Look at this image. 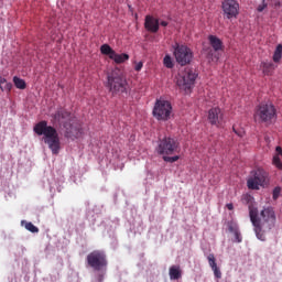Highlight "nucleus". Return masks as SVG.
Masks as SVG:
<instances>
[{
	"instance_id": "obj_15",
	"label": "nucleus",
	"mask_w": 282,
	"mask_h": 282,
	"mask_svg": "<svg viewBox=\"0 0 282 282\" xmlns=\"http://www.w3.org/2000/svg\"><path fill=\"white\" fill-rule=\"evenodd\" d=\"M228 230L234 235L236 243H241V241H243L241 232L239 231V225L236 223H228Z\"/></svg>"
},
{
	"instance_id": "obj_34",
	"label": "nucleus",
	"mask_w": 282,
	"mask_h": 282,
	"mask_svg": "<svg viewBox=\"0 0 282 282\" xmlns=\"http://www.w3.org/2000/svg\"><path fill=\"white\" fill-rule=\"evenodd\" d=\"M226 207L228 208V210H234L235 205H232V203H229L226 205Z\"/></svg>"
},
{
	"instance_id": "obj_8",
	"label": "nucleus",
	"mask_w": 282,
	"mask_h": 282,
	"mask_svg": "<svg viewBox=\"0 0 282 282\" xmlns=\"http://www.w3.org/2000/svg\"><path fill=\"white\" fill-rule=\"evenodd\" d=\"M173 47L176 63L182 66L189 65L193 61V51L188 46L180 43H176Z\"/></svg>"
},
{
	"instance_id": "obj_11",
	"label": "nucleus",
	"mask_w": 282,
	"mask_h": 282,
	"mask_svg": "<svg viewBox=\"0 0 282 282\" xmlns=\"http://www.w3.org/2000/svg\"><path fill=\"white\" fill-rule=\"evenodd\" d=\"M221 10L224 19H237L239 17V2L237 0H224Z\"/></svg>"
},
{
	"instance_id": "obj_28",
	"label": "nucleus",
	"mask_w": 282,
	"mask_h": 282,
	"mask_svg": "<svg viewBox=\"0 0 282 282\" xmlns=\"http://www.w3.org/2000/svg\"><path fill=\"white\" fill-rule=\"evenodd\" d=\"M280 195H281V187H275L273 189V199L274 200L279 199Z\"/></svg>"
},
{
	"instance_id": "obj_6",
	"label": "nucleus",
	"mask_w": 282,
	"mask_h": 282,
	"mask_svg": "<svg viewBox=\"0 0 282 282\" xmlns=\"http://www.w3.org/2000/svg\"><path fill=\"white\" fill-rule=\"evenodd\" d=\"M86 261L89 268L100 272V270H107V254L102 250H94L86 257Z\"/></svg>"
},
{
	"instance_id": "obj_36",
	"label": "nucleus",
	"mask_w": 282,
	"mask_h": 282,
	"mask_svg": "<svg viewBox=\"0 0 282 282\" xmlns=\"http://www.w3.org/2000/svg\"><path fill=\"white\" fill-rule=\"evenodd\" d=\"M274 6H275V8H279V7H281V3L278 1L274 3Z\"/></svg>"
},
{
	"instance_id": "obj_22",
	"label": "nucleus",
	"mask_w": 282,
	"mask_h": 282,
	"mask_svg": "<svg viewBox=\"0 0 282 282\" xmlns=\"http://www.w3.org/2000/svg\"><path fill=\"white\" fill-rule=\"evenodd\" d=\"M282 58V44H279L273 54V62L279 63Z\"/></svg>"
},
{
	"instance_id": "obj_12",
	"label": "nucleus",
	"mask_w": 282,
	"mask_h": 282,
	"mask_svg": "<svg viewBox=\"0 0 282 282\" xmlns=\"http://www.w3.org/2000/svg\"><path fill=\"white\" fill-rule=\"evenodd\" d=\"M208 41L213 50L210 48L207 53V58L217 62L219 61V54H217V52H221L224 50V42L221 41V39L217 37V35H209Z\"/></svg>"
},
{
	"instance_id": "obj_26",
	"label": "nucleus",
	"mask_w": 282,
	"mask_h": 282,
	"mask_svg": "<svg viewBox=\"0 0 282 282\" xmlns=\"http://www.w3.org/2000/svg\"><path fill=\"white\" fill-rule=\"evenodd\" d=\"M24 228H26L29 232H39V227L34 226L32 223H25Z\"/></svg>"
},
{
	"instance_id": "obj_13",
	"label": "nucleus",
	"mask_w": 282,
	"mask_h": 282,
	"mask_svg": "<svg viewBox=\"0 0 282 282\" xmlns=\"http://www.w3.org/2000/svg\"><path fill=\"white\" fill-rule=\"evenodd\" d=\"M207 120L214 127H221L224 124V112L219 107L212 108L208 111Z\"/></svg>"
},
{
	"instance_id": "obj_32",
	"label": "nucleus",
	"mask_w": 282,
	"mask_h": 282,
	"mask_svg": "<svg viewBox=\"0 0 282 282\" xmlns=\"http://www.w3.org/2000/svg\"><path fill=\"white\" fill-rule=\"evenodd\" d=\"M8 82L4 77H0V89L4 86V84Z\"/></svg>"
},
{
	"instance_id": "obj_27",
	"label": "nucleus",
	"mask_w": 282,
	"mask_h": 282,
	"mask_svg": "<svg viewBox=\"0 0 282 282\" xmlns=\"http://www.w3.org/2000/svg\"><path fill=\"white\" fill-rule=\"evenodd\" d=\"M2 91H11L12 90V83H6L1 88Z\"/></svg>"
},
{
	"instance_id": "obj_16",
	"label": "nucleus",
	"mask_w": 282,
	"mask_h": 282,
	"mask_svg": "<svg viewBox=\"0 0 282 282\" xmlns=\"http://www.w3.org/2000/svg\"><path fill=\"white\" fill-rule=\"evenodd\" d=\"M64 129H66V135L68 138H78L80 134V128H76L69 122L64 123Z\"/></svg>"
},
{
	"instance_id": "obj_20",
	"label": "nucleus",
	"mask_w": 282,
	"mask_h": 282,
	"mask_svg": "<svg viewBox=\"0 0 282 282\" xmlns=\"http://www.w3.org/2000/svg\"><path fill=\"white\" fill-rule=\"evenodd\" d=\"M262 72L265 76H272V72H274L275 67L272 62H263L261 64Z\"/></svg>"
},
{
	"instance_id": "obj_19",
	"label": "nucleus",
	"mask_w": 282,
	"mask_h": 282,
	"mask_svg": "<svg viewBox=\"0 0 282 282\" xmlns=\"http://www.w3.org/2000/svg\"><path fill=\"white\" fill-rule=\"evenodd\" d=\"M170 279L171 281H177V279H182V271L180 270V267L172 265L170 268Z\"/></svg>"
},
{
	"instance_id": "obj_3",
	"label": "nucleus",
	"mask_w": 282,
	"mask_h": 282,
	"mask_svg": "<svg viewBox=\"0 0 282 282\" xmlns=\"http://www.w3.org/2000/svg\"><path fill=\"white\" fill-rule=\"evenodd\" d=\"M180 141L173 137H164L159 139L156 145V153L163 156L165 162L173 164L180 160V155H175V153H180ZM174 155V156H170Z\"/></svg>"
},
{
	"instance_id": "obj_1",
	"label": "nucleus",
	"mask_w": 282,
	"mask_h": 282,
	"mask_svg": "<svg viewBox=\"0 0 282 282\" xmlns=\"http://www.w3.org/2000/svg\"><path fill=\"white\" fill-rule=\"evenodd\" d=\"M249 217L257 239L265 241V235L276 226L274 208L264 207L259 214V208L249 205Z\"/></svg>"
},
{
	"instance_id": "obj_9",
	"label": "nucleus",
	"mask_w": 282,
	"mask_h": 282,
	"mask_svg": "<svg viewBox=\"0 0 282 282\" xmlns=\"http://www.w3.org/2000/svg\"><path fill=\"white\" fill-rule=\"evenodd\" d=\"M265 180H268V172L262 169L252 171L251 176L247 181L248 188L259 191V187L265 184Z\"/></svg>"
},
{
	"instance_id": "obj_29",
	"label": "nucleus",
	"mask_w": 282,
	"mask_h": 282,
	"mask_svg": "<svg viewBox=\"0 0 282 282\" xmlns=\"http://www.w3.org/2000/svg\"><path fill=\"white\" fill-rule=\"evenodd\" d=\"M265 8H268V3L265 2V0H262L261 4L258 6L257 10L258 12H263Z\"/></svg>"
},
{
	"instance_id": "obj_5",
	"label": "nucleus",
	"mask_w": 282,
	"mask_h": 282,
	"mask_svg": "<svg viewBox=\"0 0 282 282\" xmlns=\"http://www.w3.org/2000/svg\"><path fill=\"white\" fill-rule=\"evenodd\" d=\"M256 122L272 124L276 120V108L271 102L260 104L254 112Z\"/></svg>"
},
{
	"instance_id": "obj_23",
	"label": "nucleus",
	"mask_w": 282,
	"mask_h": 282,
	"mask_svg": "<svg viewBox=\"0 0 282 282\" xmlns=\"http://www.w3.org/2000/svg\"><path fill=\"white\" fill-rule=\"evenodd\" d=\"M13 83L17 87V89H25V87H28V85L25 84V80L19 78V77H13Z\"/></svg>"
},
{
	"instance_id": "obj_18",
	"label": "nucleus",
	"mask_w": 282,
	"mask_h": 282,
	"mask_svg": "<svg viewBox=\"0 0 282 282\" xmlns=\"http://www.w3.org/2000/svg\"><path fill=\"white\" fill-rule=\"evenodd\" d=\"M110 59L113 61L117 65H120L129 61V54L127 53L118 54L115 52L113 55L110 56Z\"/></svg>"
},
{
	"instance_id": "obj_10",
	"label": "nucleus",
	"mask_w": 282,
	"mask_h": 282,
	"mask_svg": "<svg viewBox=\"0 0 282 282\" xmlns=\"http://www.w3.org/2000/svg\"><path fill=\"white\" fill-rule=\"evenodd\" d=\"M171 111H173L171 102L166 100H158L153 109V116L156 118V120L165 121L171 118Z\"/></svg>"
},
{
	"instance_id": "obj_21",
	"label": "nucleus",
	"mask_w": 282,
	"mask_h": 282,
	"mask_svg": "<svg viewBox=\"0 0 282 282\" xmlns=\"http://www.w3.org/2000/svg\"><path fill=\"white\" fill-rule=\"evenodd\" d=\"M100 52L105 56H109V58H111V56H113V54L116 53V51H113V48H111V46H109V44H102L100 46Z\"/></svg>"
},
{
	"instance_id": "obj_2",
	"label": "nucleus",
	"mask_w": 282,
	"mask_h": 282,
	"mask_svg": "<svg viewBox=\"0 0 282 282\" xmlns=\"http://www.w3.org/2000/svg\"><path fill=\"white\" fill-rule=\"evenodd\" d=\"M36 135H43V142L47 144L53 155H58L61 151V137H58V130L53 126H48L46 120L37 122L33 128Z\"/></svg>"
},
{
	"instance_id": "obj_17",
	"label": "nucleus",
	"mask_w": 282,
	"mask_h": 282,
	"mask_svg": "<svg viewBox=\"0 0 282 282\" xmlns=\"http://www.w3.org/2000/svg\"><path fill=\"white\" fill-rule=\"evenodd\" d=\"M69 112L63 108H61L59 110H57L54 115H52V118L56 121V122H61V120H69Z\"/></svg>"
},
{
	"instance_id": "obj_4",
	"label": "nucleus",
	"mask_w": 282,
	"mask_h": 282,
	"mask_svg": "<svg viewBox=\"0 0 282 282\" xmlns=\"http://www.w3.org/2000/svg\"><path fill=\"white\" fill-rule=\"evenodd\" d=\"M105 87L111 96H122V94H127V91H129V82H127L124 74H122L120 69L116 68L107 74Z\"/></svg>"
},
{
	"instance_id": "obj_25",
	"label": "nucleus",
	"mask_w": 282,
	"mask_h": 282,
	"mask_svg": "<svg viewBox=\"0 0 282 282\" xmlns=\"http://www.w3.org/2000/svg\"><path fill=\"white\" fill-rule=\"evenodd\" d=\"M207 261H208L209 267L212 268V270L217 268V260L215 259V254L209 253L208 257H207Z\"/></svg>"
},
{
	"instance_id": "obj_14",
	"label": "nucleus",
	"mask_w": 282,
	"mask_h": 282,
	"mask_svg": "<svg viewBox=\"0 0 282 282\" xmlns=\"http://www.w3.org/2000/svg\"><path fill=\"white\" fill-rule=\"evenodd\" d=\"M144 28L148 32L156 34L160 31V20L155 19L153 15H147L144 21Z\"/></svg>"
},
{
	"instance_id": "obj_24",
	"label": "nucleus",
	"mask_w": 282,
	"mask_h": 282,
	"mask_svg": "<svg viewBox=\"0 0 282 282\" xmlns=\"http://www.w3.org/2000/svg\"><path fill=\"white\" fill-rule=\"evenodd\" d=\"M163 65H165L167 69H173V58L171 57V55H165V57L163 58Z\"/></svg>"
},
{
	"instance_id": "obj_7",
	"label": "nucleus",
	"mask_w": 282,
	"mask_h": 282,
	"mask_svg": "<svg viewBox=\"0 0 282 282\" xmlns=\"http://www.w3.org/2000/svg\"><path fill=\"white\" fill-rule=\"evenodd\" d=\"M195 80H197V74L191 68H185L183 72L178 73L176 85L185 91H191L195 87Z\"/></svg>"
},
{
	"instance_id": "obj_30",
	"label": "nucleus",
	"mask_w": 282,
	"mask_h": 282,
	"mask_svg": "<svg viewBox=\"0 0 282 282\" xmlns=\"http://www.w3.org/2000/svg\"><path fill=\"white\" fill-rule=\"evenodd\" d=\"M214 272V275L216 276V279H221V271L218 269V267L212 269Z\"/></svg>"
},
{
	"instance_id": "obj_31",
	"label": "nucleus",
	"mask_w": 282,
	"mask_h": 282,
	"mask_svg": "<svg viewBox=\"0 0 282 282\" xmlns=\"http://www.w3.org/2000/svg\"><path fill=\"white\" fill-rule=\"evenodd\" d=\"M142 67H144V63H143V62H138V63L134 65V70H135V72H141V70H142Z\"/></svg>"
},
{
	"instance_id": "obj_35",
	"label": "nucleus",
	"mask_w": 282,
	"mask_h": 282,
	"mask_svg": "<svg viewBox=\"0 0 282 282\" xmlns=\"http://www.w3.org/2000/svg\"><path fill=\"white\" fill-rule=\"evenodd\" d=\"M160 25H162L163 28H166V25H169V22H166V21H161Z\"/></svg>"
},
{
	"instance_id": "obj_33",
	"label": "nucleus",
	"mask_w": 282,
	"mask_h": 282,
	"mask_svg": "<svg viewBox=\"0 0 282 282\" xmlns=\"http://www.w3.org/2000/svg\"><path fill=\"white\" fill-rule=\"evenodd\" d=\"M97 281H98V282L105 281V274L99 273V274L97 275Z\"/></svg>"
}]
</instances>
